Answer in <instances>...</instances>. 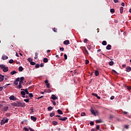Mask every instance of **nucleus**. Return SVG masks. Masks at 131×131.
Here are the masks:
<instances>
[{"label": "nucleus", "instance_id": "f257e3e1", "mask_svg": "<svg viewBox=\"0 0 131 131\" xmlns=\"http://www.w3.org/2000/svg\"><path fill=\"white\" fill-rule=\"evenodd\" d=\"M12 106H14L15 107H25L26 105L24 102L16 101L15 102L12 103Z\"/></svg>", "mask_w": 131, "mask_h": 131}, {"label": "nucleus", "instance_id": "f03ea898", "mask_svg": "<svg viewBox=\"0 0 131 131\" xmlns=\"http://www.w3.org/2000/svg\"><path fill=\"white\" fill-rule=\"evenodd\" d=\"M0 68L3 70V72H8L9 71V68L6 67L5 65L1 64Z\"/></svg>", "mask_w": 131, "mask_h": 131}, {"label": "nucleus", "instance_id": "7ed1b4c3", "mask_svg": "<svg viewBox=\"0 0 131 131\" xmlns=\"http://www.w3.org/2000/svg\"><path fill=\"white\" fill-rule=\"evenodd\" d=\"M91 112L92 114H93V115H94V116H97L96 113H97V114H98V113H99V112H98V111H96V112H95V110H94V109H93V108L91 109Z\"/></svg>", "mask_w": 131, "mask_h": 131}, {"label": "nucleus", "instance_id": "20e7f679", "mask_svg": "<svg viewBox=\"0 0 131 131\" xmlns=\"http://www.w3.org/2000/svg\"><path fill=\"white\" fill-rule=\"evenodd\" d=\"M9 100L11 101H16L17 100V98L15 97L14 95H11L9 97Z\"/></svg>", "mask_w": 131, "mask_h": 131}, {"label": "nucleus", "instance_id": "39448f33", "mask_svg": "<svg viewBox=\"0 0 131 131\" xmlns=\"http://www.w3.org/2000/svg\"><path fill=\"white\" fill-rule=\"evenodd\" d=\"M59 120H61V121H65L68 119L67 117H61L58 118Z\"/></svg>", "mask_w": 131, "mask_h": 131}, {"label": "nucleus", "instance_id": "423d86ee", "mask_svg": "<svg viewBox=\"0 0 131 131\" xmlns=\"http://www.w3.org/2000/svg\"><path fill=\"white\" fill-rule=\"evenodd\" d=\"M9 121V119L7 118L5 120H2L1 121V124H5V123H8Z\"/></svg>", "mask_w": 131, "mask_h": 131}, {"label": "nucleus", "instance_id": "0eeeda50", "mask_svg": "<svg viewBox=\"0 0 131 131\" xmlns=\"http://www.w3.org/2000/svg\"><path fill=\"white\" fill-rule=\"evenodd\" d=\"M31 120H33V121H34V122H35V121H36V120L37 119V118H36V117H35L33 116H31Z\"/></svg>", "mask_w": 131, "mask_h": 131}, {"label": "nucleus", "instance_id": "6e6552de", "mask_svg": "<svg viewBox=\"0 0 131 131\" xmlns=\"http://www.w3.org/2000/svg\"><path fill=\"white\" fill-rule=\"evenodd\" d=\"M8 109H9V107L5 106L3 108L1 109V111H4L5 112L6 111H8Z\"/></svg>", "mask_w": 131, "mask_h": 131}, {"label": "nucleus", "instance_id": "1a4fd4ad", "mask_svg": "<svg viewBox=\"0 0 131 131\" xmlns=\"http://www.w3.org/2000/svg\"><path fill=\"white\" fill-rule=\"evenodd\" d=\"M51 99H52V100H58V97H57V96H56L55 95L53 94L51 95Z\"/></svg>", "mask_w": 131, "mask_h": 131}, {"label": "nucleus", "instance_id": "9d476101", "mask_svg": "<svg viewBox=\"0 0 131 131\" xmlns=\"http://www.w3.org/2000/svg\"><path fill=\"white\" fill-rule=\"evenodd\" d=\"M7 59H9V57L7 55H3L2 57V60H7Z\"/></svg>", "mask_w": 131, "mask_h": 131}, {"label": "nucleus", "instance_id": "9b49d317", "mask_svg": "<svg viewBox=\"0 0 131 131\" xmlns=\"http://www.w3.org/2000/svg\"><path fill=\"white\" fill-rule=\"evenodd\" d=\"M5 78V76L0 74V82H2L4 80V78Z\"/></svg>", "mask_w": 131, "mask_h": 131}, {"label": "nucleus", "instance_id": "f8f14e48", "mask_svg": "<svg viewBox=\"0 0 131 131\" xmlns=\"http://www.w3.org/2000/svg\"><path fill=\"white\" fill-rule=\"evenodd\" d=\"M125 71L127 72H130V71H131V68L130 67H127V68H126Z\"/></svg>", "mask_w": 131, "mask_h": 131}, {"label": "nucleus", "instance_id": "ddd939ff", "mask_svg": "<svg viewBox=\"0 0 131 131\" xmlns=\"http://www.w3.org/2000/svg\"><path fill=\"white\" fill-rule=\"evenodd\" d=\"M92 96H94L95 97H96L97 98V99H101V97L100 96H98V94H96V93H92Z\"/></svg>", "mask_w": 131, "mask_h": 131}, {"label": "nucleus", "instance_id": "4468645a", "mask_svg": "<svg viewBox=\"0 0 131 131\" xmlns=\"http://www.w3.org/2000/svg\"><path fill=\"white\" fill-rule=\"evenodd\" d=\"M70 43L69 40H66L64 41H63V45H69Z\"/></svg>", "mask_w": 131, "mask_h": 131}, {"label": "nucleus", "instance_id": "2eb2a0df", "mask_svg": "<svg viewBox=\"0 0 131 131\" xmlns=\"http://www.w3.org/2000/svg\"><path fill=\"white\" fill-rule=\"evenodd\" d=\"M111 45H108L106 47V50H111Z\"/></svg>", "mask_w": 131, "mask_h": 131}, {"label": "nucleus", "instance_id": "dca6fc26", "mask_svg": "<svg viewBox=\"0 0 131 131\" xmlns=\"http://www.w3.org/2000/svg\"><path fill=\"white\" fill-rule=\"evenodd\" d=\"M95 76H99V71L96 70L95 72Z\"/></svg>", "mask_w": 131, "mask_h": 131}, {"label": "nucleus", "instance_id": "f3484780", "mask_svg": "<svg viewBox=\"0 0 131 131\" xmlns=\"http://www.w3.org/2000/svg\"><path fill=\"white\" fill-rule=\"evenodd\" d=\"M50 117H53V116H55V112H52L50 114Z\"/></svg>", "mask_w": 131, "mask_h": 131}, {"label": "nucleus", "instance_id": "a211bd4d", "mask_svg": "<svg viewBox=\"0 0 131 131\" xmlns=\"http://www.w3.org/2000/svg\"><path fill=\"white\" fill-rule=\"evenodd\" d=\"M22 88H23V86H22V84L19 83L18 85L17 86V89H22Z\"/></svg>", "mask_w": 131, "mask_h": 131}, {"label": "nucleus", "instance_id": "6ab92c4d", "mask_svg": "<svg viewBox=\"0 0 131 131\" xmlns=\"http://www.w3.org/2000/svg\"><path fill=\"white\" fill-rule=\"evenodd\" d=\"M49 61V59H48L47 58H45L43 60V62H44V63H48Z\"/></svg>", "mask_w": 131, "mask_h": 131}, {"label": "nucleus", "instance_id": "aec40b11", "mask_svg": "<svg viewBox=\"0 0 131 131\" xmlns=\"http://www.w3.org/2000/svg\"><path fill=\"white\" fill-rule=\"evenodd\" d=\"M96 122H98V123H102V122H103V121L102 120V119L96 120Z\"/></svg>", "mask_w": 131, "mask_h": 131}, {"label": "nucleus", "instance_id": "412c9836", "mask_svg": "<svg viewBox=\"0 0 131 131\" xmlns=\"http://www.w3.org/2000/svg\"><path fill=\"white\" fill-rule=\"evenodd\" d=\"M57 113H58V114L62 115V114H63V112H62V111H61V110H58Z\"/></svg>", "mask_w": 131, "mask_h": 131}, {"label": "nucleus", "instance_id": "4be33fe9", "mask_svg": "<svg viewBox=\"0 0 131 131\" xmlns=\"http://www.w3.org/2000/svg\"><path fill=\"white\" fill-rule=\"evenodd\" d=\"M16 73L17 72H16V71H13L10 72V74H11V75H14V74H16Z\"/></svg>", "mask_w": 131, "mask_h": 131}, {"label": "nucleus", "instance_id": "5701e85b", "mask_svg": "<svg viewBox=\"0 0 131 131\" xmlns=\"http://www.w3.org/2000/svg\"><path fill=\"white\" fill-rule=\"evenodd\" d=\"M120 12L121 14H122L123 13V7H120Z\"/></svg>", "mask_w": 131, "mask_h": 131}, {"label": "nucleus", "instance_id": "b1692460", "mask_svg": "<svg viewBox=\"0 0 131 131\" xmlns=\"http://www.w3.org/2000/svg\"><path fill=\"white\" fill-rule=\"evenodd\" d=\"M109 65L110 66H113V65H114V62H113V61H110Z\"/></svg>", "mask_w": 131, "mask_h": 131}, {"label": "nucleus", "instance_id": "393cba45", "mask_svg": "<svg viewBox=\"0 0 131 131\" xmlns=\"http://www.w3.org/2000/svg\"><path fill=\"white\" fill-rule=\"evenodd\" d=\"M102 45H103V46H106L107 45V41L104 40L102 41Z\"/></svg>", "mask_w": 131, "mask_h": 131}, {"label": "nucleus", "instance_id": "a878e982", "mask_svg": "<svg viewBox=\"0 0 131 131\" xmlns=\"http://www.w3.org/2000/svg\"><path fill=\"white\" fill-rule=\"evenodd\" d=\"M24 92L26 93L27 95H29V92H28V89H25Z\"/></svg>", "mask_w": 131, "mask_h": 131}, {"label": "nucleus", "instance_id": "bb28decb", "mask_svg": "<svg viewBox=\"0 0 131 131\" xmlns=\"http://www.w3.org/2000/svg\"><path fill=\"white\" fill-rule=\"evenodd\" d=\"M53 125H57L58 124V122L54 121L52 122Z\"/></svg>", "mask_w": 131, "mask_h": 131}, {"label": "nucleus", "instance_id": "cd10ccee", "mask_svg": "<svg viewBox=\"0 0 131 131\" xmlns=\"http://www.w3.org/2000/svg\"><path fill=\"white\" fill-rule=\"evenodd\" d=\"M84 50L85 52L86 53V54L87 55H89V51H88V50H86V48L85 47H84Z\"/></svg>", "mask_w": 131, "mask_h": 131}, {"label": "nucleus", "instance_id": "c85d7f7f", "mask_svg": "<svg viewBox=\"0 0 131 131\" xmlns=\"http://www.w3.org/2000/svg\"><path fill=\"white\" fill-rule=\"evenodd\" d=\"M23 67H19V68H18V70L19 71H20V72H22L23 71Z\"/></svg>", "mask_w": 131, "mask_h": 131}, {"label": "nucleus", "instance_id": "c756f323", "mask_svg": "<svg viewBox=\"0 0 131 131\" xmlns=\"http://www.w3.org/2000/svg\"><path fill=\"white\" fill-rule=\"evenodd\" d=\"M20 94L22 95V96H25V95H26V93L25 92V91H21Z\"/></svg>", "mask_w": 131, "mask_h": 131}, {"label": "nucleus", "instance_id": "7c9ffc66", "mask_svg": "<svg viewBox=\"0 0 131 131\" xmlns=\"http://www.w3.org/2000/svg\"><path fill=\"white\" fill-rule=\"evenodd\" d=\"M48 111H51V110H53V107L52 106H49L48 107Z\"/></svg>", "mask_w": 131, "mask_h": 131}, {"label": "nucleus", "instance_id": "2f4dec72", "mask_svg": "<svg viewBox=\"0 0 131 131\" xmlns=\"http://www.w3.org/2000/svg\"><path fill=\"white\" fill-rule=\"evenodd\" d=\"M9 63H10V64H13V63H14V60H13V59H10V60L9 61Z\"/></svg>", "mask_w": 131, "mask_h": 131}, {"label": "nucleus", "instance_id": "473e14b6", "mask_svg": "<svg viewBox=\"0 0 131 131\" xmlns=\"http://www.w3.org/2000/svg\"><path fill=\"white\" fill-rule=\"evenodd\" d=\"M29 97H30V98H33V94L32 93H29Z\"/></svg>", "mask_w": 131, "mask_h": 131}, {"label": "nucleus", "instance_id": "72a5a7b5", "mask_svg": "<svg viewBox=\"0 0 131 131\" xmlns=\"http://www.w3.org/2000/svg\"><path fill=\"white\" fill-rule=\"evenodd\" d=\"M110 12H111V13H115V10H114V9H111L110 10Z\"/></svg>", "mask_w": 131, "mask_h": 131}, {"label": "nucleus", "instance_id": "f704fd0d", "mask_svg": "<svg viewBox=\"0 0 131 131\" xmlns=\"http://www.w3.org/2000/svg\"><path fill=\"white\" fill-rule=\"evenodd\" d=\"M90 63V61L88 59L85 60V64L88 65V64H89Z\"/></svg>", "mask_w": 131, "mask_h": 131}, {"label": "nucleus", "instance_id": "c9c22d12", "mask_svg": "<svg viewBox=\"0 0 131 131\" xmlns=\"http://www.w3.org/2000/svg\"><path fill=\"white\" fill-rule=\"evenodd\" d=\"M53 31H54V32H57L58 29H56V28H53L52 29Z\"/></svg>", "mask_w": 131, "mask_h": 131}, {"label": "nucleus", "instance_id": "e433bc0d", "mask_svg": "<svg viewBox=\"0 0 131 131\" xmlns=\"http://www.w3.org/2000/svg\"><path fill=\"white\" fill-rule=\"evenodd\" d=\"M52 103L53 105H54V106H56V101L52 100Z\"/></svg>", "mask_w": 131, "mask_h": 131}, {"label": "nucleus", "instance_id": "4c0bfd02", "mask_svg": "<svg viewBox=\"0 0 131 131\" xmlns=\"http://www.w3.org/2000/svg\"><path fill=\"white\" fill-rule=\"evenodd\" d=\"M81 116H85V113H84V112L81 113Z\"/></svg>", "mask_w": 131, "mask_h": 131}, {"label": "nucleus", "instance_id": "58836bf2", "mask_svg": "<svg viewBox=\"0 0 131 131\" xmlns=\"http://www.w3.org/2000/svg\"><path fill=\"white\" fill-rule=\"evenodd\" d=\"M25 78L24 77H20V79L21 81H24Z\"/></svg>", "mask_w": 131, "mask_h": 131}, {"label": "nucleus", "instance_id": "ea45409f", "mask_svg": "<svg viewBox=\"0 0 131 131\" xmlns=\"http://www.w3.org/2000/svg\"><path fill=\"white\" fill-rule=\"evenodd\" d=\"M24 101L26 102V103H29V99H24Z\"/></svg>", "mask_w": 131, "mask_h": 131}, {"label": "nucleus", "instance_id": "a19ab883", "mask_svg": "<svg viewBox=\"0 0 131 131\" xmlns=\"http://www.w3.org/2000/svg\"><path fill=\"white\" fill-rule=\"evenodd\" d=\"M96 129L99 130L100 129V125H97L96 127Z\"/></svg>", "mask_w": 131, "mask_h": 131}, {"label": "nucleus", "instance_id": "79ce46f5", "mask_svg": "<svg viewBox=\"0 0 131 131\" xmlns=\"http://www.w3.org/2000/svg\"><path fill=\"white\" fill-rule=\"evenodd\" d=\"M15 81L17 82L20 81V78H19V77L17 78L16 79Z\"/></svg>", "mask_w": 131, "mask_h": 131}, {"label": "nucleus", "instance_id": "37998d69", "mask_svg": "<svg viewBox=\"0 0 131 131\" xmlns=\"http://www.w3.org/2000/svg\"><path fill=\"white\" fill-rule=\"evenodd\" d=\"M31 65H35V62L33 61H31L30 62Z\"/></svg>", "mask_w": 131, "mask_h": 131}, {"label": "nucleus", "instance_id": "c03bdc74", "mask_svg": "<svg viewBox=\"0 0 131 131\" xmlns=\"http://www.w3.org/2000/svg\"><path fill=\"white\" fill-rule=\"evenodd\" d=\"M64 60H67V54H64Z\"/></svg>", "mask_w": 131, "mask_h": 131}, {"label": "nucleus", "instance_id": "a18cd8bd", "mask_svg": "<svg viewBox=\"0 0 131 131\" xmlns=\"http://www.w3.org/2000/svg\"><path fill=\"white\" fill-rule=\"evenodd\" d=\"M24 129L25 131H29V129L28 128H26V127H24Z\"/></svg>", "mask_w": 131, "mask_h": 131}, {"label": "nucleus", "instance_id": "49530a36", "mask_svg": "<svg viewBox=\"0 0 131 131\" xmlns=\"http://www.w3.org/2000/svg\"><path fill=\"white\" fill-rule=\"evenodd\" d=\"M35 68H39V64H36L35 65Z\"/></svg>", "mask_w": 131, "mask_h": 131}, {"label": "nucleus", "instance_id": "de8ad7c7", "mask_svg": "<svg viewBox=\"0 0 131 131\" xmlns=\"http://www.w3.org/2000/svg\"><path fill=\"white\" fill-rule=\"evenodd\" d=\"M114 117V116L112 115H111L110 116V119H112V118H113Z\"/></svg>", "mask_w": 131, "mask_h": 131}, {"label": "nucleus", "instance_id": "09e8293b", "mask_svg": "<svg viewBox=\"0 0 131 131\" xmlns=\"http://www.w3.org/2000/svg\"><path fill=\"white\" fill-rule=\"evenodd\" d=\"M14 84H15L16 85H18V82L16 81H14Z\"/></svg>", "mask_w": 131, "mask_h": 131}, {"label": "nucleus", "instance_id": "8fccbe9b", "mask_svg": "<svg viewBox=\"0 0 131 131\" xmlns=\"http://www.w3.org/2000/svg\"><path fill=\"white\" fill-rule=\"evenodd\" d=\"M94 124H95V123H94L93 121H91V122H90V125H94Z\"/></svg>", "mask_w": 131, "mask_h": 131}, {"label": "nucleus", "instance_id": "3c124183", "mask_svg": "<svg viewBox=\"0 0 131 131\" xmlns=\"http://www.w3.org/2000/svg\"><path fill=\"white\" fill-rule=\"evenodd\" d=\"M47 89H50V83H48V84H47Z\"/></svg>", "mask_w": 131, "mask_h": 131}, {"label": "nucleus", "instance_id": "603ef678", "mask_svg": "<svg viewBox=\"0 0 131 131\" xmlns=\"http://www.w3.org/2000/svg\"><path fill=\"white\" fill-rule=\"evenodd\" d=\"M112 72H114V73H115V74H117V72L114 70H112Z\"/></svg>", "mask_w": 131, "mask_h": 131}, {"label": "nucleus", "instance_id": "864d4df0", "mask_svg": "<svg viewBox=\"0 0 131 131\" xmlns=\"http://www.w3.org/2000/svg\"><path fill=\"white\" fill-rule=\"evenodd\" d=\"M28 61H29V62H32V58H28Z\"/></svg>", "mask_w": 131, "mask_h": 131}, {"label": "nucleus", "instance_id": "5fc2aeb1", "mask_svg": "<svg viewBox=\"0 0 131 131\" xmlns=\"http://www.w3.org/2000/svg\"><path fill=\"white\" fill-rule=\"evenodd\" d=\"M60 51H61L62 52H63V51H64V48L63 47L60 48Z\"/></svg>", "mask_w": 131, "mask_h": 131}, {"label": "nucleus", "instance_id": "6e6d98bb", "mask_svg": "<svg viewBox=\"0 0 131 131\" xmlns=\"http://www.w3.org/2000/svg\"><path fill=\"white\" fill-rule=\"evenodd\" d=\"M3 90H4V87L0 86V92H2V91H3Z\"/></svg>", "mask_w": 131, "mask_h": 131}, {"label": "nucleus", "instance_id": "4d7b16f0", "mask_svg": "<svg viewBox=\"0 0 131 131\" xmlns=\"http://www.w3.org/2000/svg\"><path fill=\"white\" fill-rule=\"evenodd\" d=\"M124 127H125V128H126L127 129H128V125H125V126H124Z\"/></svg>", "mask_w": 131, "mask_h": 131}, {"label": "nucleus", "instance_id": "13d9d810", "mask_svg": "<svg viewBox=\"0 0 131 131\" xmlns=\"http://www.w3.org/2000/svg\"><path fill=\"white\" fill-rule=\"evenodd\" d=\"M84 42H85V43L88 42V39L85 38V39H84Z\"/></svg>", "mask_w": 131, "mask_h": 131}, {"label": "nucleus", "instance_id": "bf43d9fd", "mask_svg": "<svg viewBox=\"0 0 131 131\" xmlns=\"http://www.w3.org/2000/svg\"><path fill=\"white\" fill-rule=\"evenodd\" d=\"M127 90H128V91H129L130 90H131V87L129 86H127Z\"/></svg>", "mask_w": 131, "mask_h": 131}, {"label": "nucleus", "instance_id": "052dcab7", "mask_svg": "<svg viewBox=\"0 0 131 131\" xmlns=\"http://www.w3.org/2000/svg\"><path fill=\"white\" fill-rule=\"evenodd\" d=\"M8 78H9V77H8V76H5V80H8Z\"/></svg>", "mask_w": 131, "mask_h": 131}, {"label": "nucleus", "instance_id": "680f3d73", "mask_svg": "<svg viewBox=\"0 0 131 131\" xmlns=\"http://www.w3.org/2000/svg\"><path fill=\"white\" fill-rule=\"evenodd\" d=\"M114 98H115V97L114 96H112V97H111V100H114Z\"/></svg>", "mask_w": 131, "mask_h": 131}, {"label": "nucleus", "instance_id": "e2e57ef3", "mask_svg": "<svg viewBox=\"0 0 131 131\" xmlns=\"http://www.w3.org/2000/svg\"><path fill=\"white\" fill-rule=\"evenodd\" d=\"M91 131H97V129H95V128H92V129H91Z\"/></svg>", "mask_w": 131, "mask_h": 131}, {"label": "nucleus", "instance_id": "0e129e2a", "mask_svg": "<svg viewBox=\"0 0 131 131\" xmlns=\"http://www.w3.org/2000/svg\"><path fill=\"white\" fill-rule=\"evenodd\" d=\"M45 82V83H49V80H46Z\"/></svg>", "mask_w": 131, "mask_h": 131}, {"label": "nucleus", "instance_id": "69168bd1", "mask_svg": "<svg viewBox=\"0 0 131 131\" xmlns=\"http://www.w3.org/2000/svg\"><path fill=\"white\" fill-rule=\"evenodd\" d=\"M19 83H20V84H22L23 83V81H19Z\"/></svg>", "mask_w": 131, "mask_h": 131}, {"label": "nucleus", "instance_id": "338daca9", "mask_svg": "<svg viewBox=\"0 0 131 131\" xmlns=\"http://www.w3.org/2000/svg\"><path fill=\"white\" fill-rule=\"evenodd\" d=\"M40 67H43V66H44L43 63H41V64H40Z\"/></svg>", "mask_w": 131, "mask_h": 131}, {"label": "nucleus", "instance_id": "774afa93", "mask_svg": "<svg viewBox=\"0 0 131 131\" xmlns=\"http://www.w3.org/2000/svg\"><path fill=\"white\" fill-rule=\"evenodd\" d=\"M123 114L125 115V114H127V112L124 111L123 112Z\"/></svg>", "mask_w": 131, "mask_h": 131}]
</instances>
